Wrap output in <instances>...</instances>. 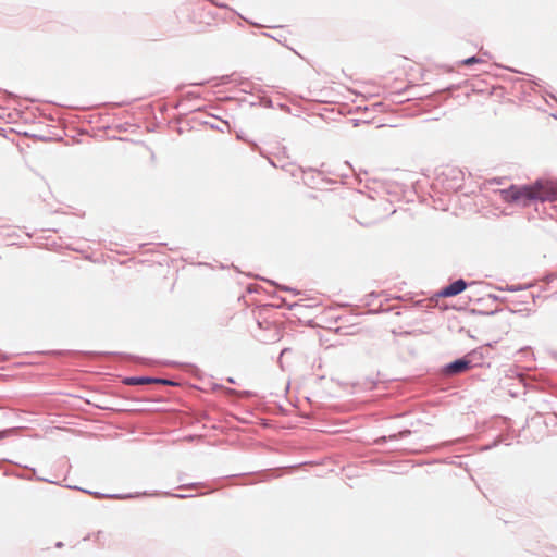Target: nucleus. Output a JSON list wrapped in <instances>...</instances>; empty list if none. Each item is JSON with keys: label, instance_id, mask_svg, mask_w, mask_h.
Instances as JSON below:
<instances>
[{"label": "nucleus", "instance_id": "f257e3e1", "mask_svg": "<svg viewBox=\"0 0 557 557\" xmlns=\"http://www.w3.org/2000/svg\"><path fill=\"white\" fill-rule=\"evenodd\" d=\"M500 193L507 202L527 205L531 200L554 201L557 200V184L550 181H537L532 185H512Z\"/></svg>", "mask_w": 557, "mask_h": 557}, {"label": "nucleus", "instance_id": "f03ea898", "mask_svg": "<svg viewBox=\"0 0 557 557\" xmlns=\"http://www.w3.org/2000/svg\"><path fill=\"white\" fill-rule=\"evenodd\" d=\"M467 288V283L460 278L455 281L454 283L445 286L438 292V296L441 297H453L460 293H462Z\"/></svg>", "mask_w": 557, "mask_h": 557}, {"label": "nucleus", "instance_id": "7ed1b4c3", "mask_svg": "<svg viewBox=\"0 0 557 557\" xmlns=\"http://www.w3.org/2000/svg\"><path fill=\"white\" fill-rule=\"evenodd\" d=\"M471 368V363L469 360L458 359L451 363H449L446 368V372L448 374H457L465 372Z\"/></svg>", "mask_w": 557, "mask_h": 557}, {"label": "nucleus", "instance_id": "20e7f679", "mask_svg": "<svg viewBox=\"0 0 557 557\" xmlns=\"http://www.w3.org/2000/svg\"><path fill=\"white\" fill-rule=\"evenodd\" d=\"M124 383L127 385H143V384H149V383L168 384V381L141 376V377H127L124 380Z\"/></svg>", "mask_w": 557, "mask_h": 557}, {"label": "nucleus", "instance_id": "39448f33", "mask_svg": "<svg viewBox=\"0 0 557 557\" xmlns=\"http://www.w3.org/2000/svg\"><path fill=\"white\" fill-rule=\"evenodd\" d=\"M480 62H481V59H479L476 57H471V58L463 60L461 63H462V65H472V64L480 63Z\"/></svg>", "mask_w": 557, "mask_h": 557}]
</instances>
